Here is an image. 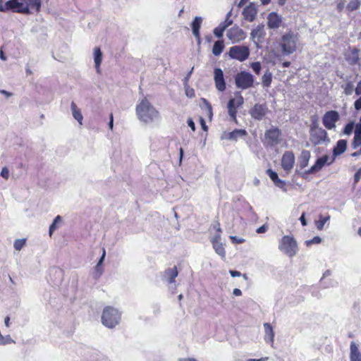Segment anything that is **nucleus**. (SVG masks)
<instances>
[{
    "label": "nucleus",
    "instance_id": "nucleus-1",
    "mask_svg": "<svg viewBox=\"0 0 361 361\" xmlns=\"http://www.w3.org/2000/svg\"><path fill=\"white\" fill-rule=\"evenodd\" d=\"M41 0H9L4 5L0 4V11L11 9L16 12L28 13L30 8H35L39 11Z\"/></svg>",
    "mask_w": 361,
    "mask_h": 361
},
{
    "label": "nucleus",
    "instance_id": "nucleus-2",
    "mask_svg": "<svg viewBox=\"0 0 361 361\" xmlns=\"http://www.w3.org/2000/svg\"><path fill=\"white\" fill-rule=\"evenodd\" d=\"M136 114L138 119L145 123H149L159 117V111L146 99H141L136 106Z\"/></svg>",
    "mask_w": 361,
    "mask_h": 361
},
{
    "label": "nucleus",
    "instance_id": "nucleus-3",
    "mask_svg": "<svg viewBox=\"0 0 361 361\" xmlns=\"http://www.w3.org/2000/svg\"><path fill=\"white\" fill-rule=\"evenodd\" d=\"M298 35L293 31L284 33L279 41V47L281 50V53L285 56L294 53L298 49Z\"/></svg>",
    "mask_w": 361,
    "mask_h": 361
},
{
    "label": "nucleus",
    "instance_id": "nucleus-4",
    "mask_svg": "<svg viewBox=\"0 0 361 361\" xmlns=\"http://www.w3.org/2000/svg\"><path fill=\"white\" fill-rule=\"evenodd\" d=\"M310 140L314 145H327L330 142L326 131L319 127L317 122H313L310 127Z\"/></svg>",
    "mask_w": 361,
    "mask_h": 361
},
{
    "label": "nucleus",
    "instance_id": "nucleus-5",
    "mask_svg": "<svg viewBox=\"0 0 361 361\" xmlns=\"http://www.w3.org/2000/svg\"><path fill=\"white\" fill-rule=\"evenodd\" d=\"M120 319L121 313L118 310L111 307L104 308L102 316V322L104 326L114 328L119 323Z\"/></svg>",
    "mask_w": 361,
    "mask_h": 361
},
{
    "label": "nucleus",
    "instance_id": "nucleus-6",
    "mask_svg": "<svg viewBox=\"0 0 361 361\" xmlns=\"http://www.w3.org/2000/svg\"><path fill=\"white\" fill-rule=\"evenodd\" d=\"M279 249L290 257L295 256L298 252V244L293 236H283L279 245Z\"/></svg>",
    "mask_w": 361,
    "mask_h": 361
},
{
    "label": "nucleus",
    "instance_id": "nucleus-7",
    "mask_svg": "<svg viewBox=\"0 0 361 361\" xmlns=\"http://www.w3.org/2000/svg\"><path fill=\"white\" fill-rule=\"evenodd\" d=\"M253 75L246 71H241L235 76V83L238 88L247 90L253 87L254 85Z\"/></svg>",
    "mask_w": 361,
    "mask_h": 361
},
{
    "label": "nucleus",
    "instance_id": "nucleus-8",
    "mask_svg": "<svg viewBox=\"0 0 361 361\" xmlns=\"http://www.w3.org/2000/svg\"><path fill=\"white\" fill-rule=\"evenodd\" d=\"M281 132L276 127H271L264 133V143L269 146L274 147L281 142Z\"/></svg>",
    "mask_w": 361,
    "mask_h": 361
},
{
    "label": "nucleus",
    "instance_id": "nucleus-9",
    "mask_svg": "<svg viewBox=\"0 0 361 361\" xmlns=\"http://www.w3.org/2000/svg\"><path fill=\"white\" fill-rule=\"evenodd\" d=\"M228 54L232 59L244 61L250 56V49L247 46L236 45L230 48Z\"/></svg>",
    "mask_w": 361,
    "mask_h": 361
},
{
    "label": "nucleus",
    "instance_id": "nucleus-10",
    "mask_svg": "<svg viewBox=\"0 0 361 361\" xmlns=\"http://www.w3.org/2000/svg\"><path fill=\"white\" fill-rule=\"evenodd\" d=\"M334 161V157L324 155L317 159L314 164L307 171V173L312 174L319 171L325 165H331Z\"/></svg>",
    "mask_w": 361,
    "mask_h": 361
},
{
    "label": "nucleus",
    "instance_id": "nucleus-11",
    "mask_svg": "<svg viewBox=\"0 0 361 361\" xmlns=\"http://www.w3.org/2000/svg\"><path fill=\"white\" fill-rule=\"evenodd\" d=\"M226 36L232 43H238L245 39L246 33L238 26H233L228 30Z\"/></svg>",
    "mask_w": 361,
    "mask_h": 361
},
{
    "label": "nucleus",
    "instance_id": "nucleus-12",
    "mask_svg": "<svg viewBox=\"0 0 361 361\" xmlns=\"http://www.w3.org/2000/svg\"><path fill=\"white\" fill-rule=\"evenodd\" d=\"M341 78L343 80V83L341 87L343 89V92L346 95H351L355 91L354 84L356 81V76L355 75H341Z\"/></svg>",
    "mask_w": 361,
    "mask_h": 361
},
{
    "label": "nucleus",
    "instance_id": "nucleus-13",
    "mask_svg": "<svg viewBox=\"0 0 361 361\" xmlns=\"http://www.w3.org/2000/svg\"><path fill=\"white\" fill-rule=\"evenodd\" d=\"M339 120V114L336 111H327L323 116V124L329 130L336 128V123Z\"/></svg>",
    "mask_w": 361,
    "mask_h": 361
},
{
    "label": "nucleus",
    "instance_id": "nucleus-14",
    "mask_svg": "<svg viewBox=\"0 0 361 361\" xmlns=\"http://www.w3.org/2000/svg\"><path fill=\"white\" fill-rule=\"evenodd\" d=\"M360 50L357 48H350L345 53V59L350 65H361Z\"/></svg>",
    "mask_w": 361,
    "mask_h": 361
},
{
    "label": "nucleus",
    "instance_id": "nucleus-15",
    "mask_svg": "<svg viewBox=\"0 0 361 361\" xmlns=\"http://www.w3.org/2000/svg\"><path fill=\"white\" fill-rule=\"evenodd\" d=\"M243 104V97L239 94L235 98L231 99L228 103V111L229 116L235 119L237 109Z\"/></svg>",
    "mask_w": 361,
    "mask_h": 361
},
{
    "label": "nucleus",
    "instance_id": "nucleus-16",
    "mask_svg": "<svg viewBox=\"0 0 361 361\" xmlns=\"http://www.w3.org/2000/svg\"><path fill=\"white\" fill-rule=\"evenodd\" d=\"M295 164V155L290 151L286 152L281 159V166L287 173H290Z\"/></svg>",
    "mask_w": 361,
    "mask_h": 361
},
{
    "label": "nucleus",
    "instance_id": "nucleus-17",
    "mask_svg": "<svg viewBox=\"0 0 361 361\" xmlns=\"http://www.w3.org/2000/svg\"><path fill=\"white\" fill-rule=\"evenodd\" d=\"M264 35V25L259 24L252 30L250 33V38L256 46L258 47V44L262 42Z\"/></svg>",
    "mask_w": 361,
    "mask_h": 361
},
{
    "label": "nucleus",
    "instance_id": "nucleus-18",
    "mask_svg": "<svg viewBox=\"0 0 361 361\" xmlns=\"http://www.w3.org/2000/svg\"><path fill=\"white\" fill-rule=\"evenodd\" d=\"M267 19L268 27L273 30L279 28L282 23V16L276 12L269 13Z\"/></svg>",
    "mask_w": 361,
    "mask_h": 361
},
{
    "label": "nucleus",
    "instance_id": "nucleus-19",
    "mask_svg": "<svg viewBox=\"0 0 361 361\" xmlns=\"http://www.w3.org/2000/svg\"><path fill=\"white\" fill-rule=\"evenodd\" d=\"M257 14V6L251 3L248 6H247L243 11V16L244 19L249 21L252 22L255 20Z\"/></svg>",
    "mask_w": 361,
    "mask_h": 361
},
{
    "label": "nucleus",
    "instance_id": "nucleus-20",
    "mask_svg": "<svg viewBox=\"0 0 361 361\" xmlns=\"http://www.w3.org/2000/svg\"><path fill=\"white\" fill-rule=\"evenodd\" d=\"M214 82L218 90L222 92L226 89V83L224 78V73L221 68H215L214 71Z\"/></svg>",
    "mask_w": 361,
    "mask_h": 361
},
{
    "label": "nucleus",
    "instance_id": "nucleus-21",
    "mask_svg": "<svg viewBox=\"0 0 361 361\" xmlns=\"http://www.w3.org/2000/svg\"><path fill=\"white\" fill-rule=\"evenodd\" d=\"M267 108L264 104H257L250 110V114L252 118L257 120H261L266 115Z\"/></svg>",
    "mask_w": 361,
    "mask_h": 361
},
{
    "label": "nucleus",
    "instance_id": "nucleus-22",
    "mask_svg": "<svg viewBox=\"0 0 361 361\" xmlns=\"http://www.w3.org/2000/svg\"><path fill=\"white\" fill-rule=\"evenodd\" d=\"M178 272L176 267L173 268H169L166 269L164 274V279L169 283H172L175 281V279L177 277Z\"/></svg>",
    "mask_w": 361,
    "mask_h": 361
},
{
    "label": "nucleus",
    "instance_id": "nucleus-23",
    "mask_svg": "<svg viewBox=\"0 0 361 361\" xmlns=\"http://www.w3.org/2000/svg\"><path fill=\"white\" fill-rule=\"evenodd\" d=\"M94 52V62L97 72L100 73V65L102 61V53L100 48L95 47L93 50Z\"/></svg>",
    "mask_w": 361,
    "mask_h": 361
},
{
    "label": "nucleus",
    "instance_id": "nucleus-24",
    "mask_svg": "<svg viewBox=\"0 0 361 361\" xmlns=\"http://www.w3.org/2000/svg\"><path fill=\"white\" fill-rule=\"evenodd\" d=\"M350 361H361V353L358 350L357 345L355 343L352 342L350 344Z\"/></svg>",
    "mask_w": 361,
    "mask_h": 361
},
{
    "label": "nucleus",
    "instance_id": "nucleus-25",
    "mask_svg": "<svg viewBox=\"0 0 361 361\" xmlns=\"http://www.w3.org/2000/svg\"><path fill=\"white\" fill-rule=\"evenodd\" d=\"M311 157L310 152L308 150H303L299 157V164L301 169L305 168L309 163Z\"/></svg>",
    "mask_w": 361,
    "mask_h": 361
},
{
    "label": "nucleus",
    "instance_id": "nucleus-26",
    "mask_svg": "<svg viewBox=\"0 0 361 361\" xmlns=\"http://www.w3.org/2000/svg\"><path fill=\"white\" fill-rule=\"evenodd\" d=\"M347 142L344 140H340L337 142L336 146L334 148V157H335L338 155L343 153L346 149Z\"/></svg>",
    "mask_w": 361,
    "mask_h": 361
},
{
    "label": "nucleus",
    "instance_id": "nucleus-27",
    "mask_svg": "<svg viewBox=\"0 0 361 361\" xmlns=\"http://www.w3.org/2000/svg\"><path fill=\"white\" fill-rule=\"evenodd\" d=\"M71 109L72 111L73 117L78 121L80 125L82 124L83 116L80 110L78 108L77 105L72 102L71 104Z\"/></svg>",
    "mask_w": 361,
    "mask_h": 361
},
{
    "label": "nucleus",
    "instance_id": "nucleus-28",
    "mask_svg": "<svg viewBox=\"0 0 361 361\" xmlns=\"http://www.w3.org/2000/svg\"><path fill=\"white\" fill-rule=\"evenodd\" d=\"M264 333L265 336L264 339L267 341L269 342H273L274 341V333L273 331V329L270 324L265 323L264 324Z\"/></svg>",
    "mask_w": 361,
    "mask_h": 361
},
{
    "label": "nucleus",
    "instance_id": "nucleus-29",
    "mask_svg": "<svg viewBox=\"0 0 361 361\" xmlns=\"http://www.w3.org/2000/svg\"><path fill=\"white\" fill-rule=\"evenodd\" d=\"M202 19L201 17L196 16L192 23V34L195 37H199L200 29L201 27Z\"/></svg>",
    "mask_w": 361,
    "mask_h": 361
},
{
    "label": "nucleus",
    "instance_id": "nucleus-30",
    "mask_svg": "<svg viewBox=\"0 0 361 361\" xmlns=\"http://www.w3.org/2000/svg\"><path fill=\"white\" fill-rule=\"evenodd\" d=\"M245 135H247V132L245 130L238 129L229 133L226 138L229 140H237L239 137H244Z\"/></svg>",
    "mask_w": 361,
    "mask_h": 361
},
{
    "label": "nucleus",
    "instance_id": "nucleus-31",
    "mask_svg": "<svg viewBox=\"0 0 361 361\" xmlns=\"http://www.w3.org/2000/svg\"><path fill=\"white\" fill-rule=\"evenodd\" d=\"M224 49V44L222 40H219L214 42L212 48V54L217 56H219Z\"/></svg>",
    "mask_w": 361,
    "mask_h": 361
},
{
    "label": "nucleus",
    "instance_id": "nucleus-32",
    "mask_svg": "<svg viewBox=\"0 0 361 361\" xmlns=\"http://www.w3.org/2000/svg\"><path fill=\"white\" fill-rule=\"evenodd\" d=\"M213 245V248L219 256H221L222 258L225 257L226 252L225 249L224 247V244L219 241V242H214L212 243Z\"/></svg>",
    "mask_w": 361,
    "mask_h": 361
},
{
    "label": "nucleus",
    "instance_id": "nucleus-33",
    "mask_svg": "<svg viewBox=\"0 0 361 361\" xmlns=\"http://www.w3.org/2000/svg\"><path fill=\"white\" fill-rule=\"evenodd\" d=\"M272 81V73L267 70L262 77V85L264 87H269L271 85Z\"/></svg>",
    "mask_w": 361,
    "mask_h": 361
},
{
    "label": "nucleus",
    "instance_id": "nucleus-34",
    "mask_svg": "<svg viewBox=\"0 0 361 361\" xmlns=\"http://www.w3.org/2000/svg\"><path fill=\"white\" fill-rule=\"evenodd\" d=\"M267 173L276 185L280 186L283 184V181L279 178L278 175L275 171L271 169H268L267 171Z\"/></svg>",
    "mask_w": 361,
    "mask_h": 361
},
{
    "label": "nucleus",
    "instance_id": "nucleus-35",
    "mask_svg": "<svg viewBox=\"0 0 361 361\" xmlns=\"http://www.w3.org/2000/svg\"><path fill=\"white\" fill-rule=\"evenodd\" d=\"M361 5L360 0H350L348 4L346 6V10L348 11H353L357 10Z\"/></svg>",
    "mask_w": 361,
    "mask_h": 361
},
{
    "label": "nucleus",
    "instance_id": "nucleus-36",
    "mask_svg": "<svg viewBox=\"0 0 361 361\" xmlns=\"http://www.w3.org/2000/svg\"><path fill=\"white\" fill-rule=\"evenodd\" d=\"M361 145V132L360 130L355 129V135L353 141V147L356 149Z\"/></svg>",
    "mask_w": 361,
    "mask_h": 361
},
{
    "label": "nucleus",
    "instance_id": "nucleus-37",
    "mask_svg": "<svg viewBox=\"0 0 361 361\" xmlns=\"http://www.w3.org/2000/svg\"><path fill=\"white\" fill-rule=\"evenodd\" d=\"M61 222V217L60 216H56L54 219L53 223L51 224L49 227V235L51 236L53 232L57 229L58 224Z\"/></svg>",
    "mask_w": 361,
    "mask_h": 361
},
{
    "label": "nucleus",
    "instance_id": "nucleus-38",
    "mask_svg": "<svg viewBox=\"0 0 361 361\" xmlns=\"http://www.w3.org/2000/svg\"><path fill=\"white\" fill-rule=\"evenodd\" d=\"M14 343L15 341L10 337V336H4L0 334V345H6Z\"/></svg>",
    "mask_w": 361,
    "mask_h": 361
},
{
    "label": "nucleus",
    "instance_id": "nucleus-39",
    "mask_svg": "<svg viewBox=\"0 0 361 361\" xmlns=\"http://www.w3.org/2000/svg\"><path fill=\"white\" fill-rule=\"evenodd\" d=\"M330 219V216H328L326 217H320L319 220L316 223L317 228L319 230H322L324 228V224L329 219Z\"/></svg>",
    "mask_w": 361,
    "mask_h": 361
},
{
    "label": "nucleus",
    "instance_id": "nucleus-40",
    "mask_svg": "<svg viewBox=\"0 0 361 361\" xmlns=\"http://www.w3.org/2000/svg\"><path fill=\"white\" fill-rule=\"evenodd\" d=\"M25 244V239H16L14 242L13 246L16 250H20Z\"/></svg>",
    "mask_w": 361,
    "mask_h": 361
},
{
    "label": "nucleus",
    "instance_id": "nucleus-41",
    "mask_svg": "<svg viewBox=\"0 0 361 361\" xmlns=\"http://www.w3.org/2000/svg\"><path fill=\"white\" fill-rule=\"evenodd\" d=\"M354 128H355V126L353 122H350V123H348L344 128L343 133L345 135H350L352 133Z\"/></svg>",
    "mask_w": 361,
    "mask_h": 361
},
{
    "label": "nucleus",
    "instance_id": "nucleus-42",
    "mask_svg": "<svg viewBox=\"0 0 361 361\" xmlns=\"http://www.w3.org/2000/svg\"><path fill=\"white\" fill-rule=\"evenodd\" d=\"M185 93L188 97L192 98L195 97V90L190 87L188 84H185Z\"/></svg>",
    "mask_w": 361,
    "mask_h": 361
},
{
    "label": "nucleus",
    "instance_id": "nucleus-43",
    "mask_svg": "<svg viewBox=\"0 0 361 361\" xmlns=\"http://www.w3.org/2000/svg\"><path fill=\"white\" fill-rule=\"evenodd\" d=\"M250 66L256 74H259L261 71V63L259 62H253L251 63Z\"/></svg>",
    "mask_w": 361,
    "mask_h": 361
},
{
    "label": "nucleus",
    "instance_id": "nucleus-44",
    "mask_svg": "<svg viewBox=\"0 0 361 361\" xmlns=\"http://www.w3.org/2000/svg\"><path fill=\"white\" fill-rule=\"evenodd\" d=\"M322 241V238L319 236H315L312 239L310 240H307L306 241V245L307 246H310L312 244H319Z\"/></svg>",
    "mask_w": 361,
    "mask_h": 361
},
{
    "label": "nucleus",
    "instance_id": "nucleus-45",
    "mask_svg": "<svg viewBox=\"0 0 361 361\" xmlns=\"http://www.w3.org/2000/svg\"><path fill=\"white\" fill-rule=\"evenodd\" d=\"M0 175L5 180H8V177H9V171H8V168L6 166L3 167Z\"/></svg>",
    "mask_w": 361,
    "mask_h": 361
},
{
    "label": "nucleus",
    "instance_id": "nucleus-46",
    "mask_svg": "<svg viewBox=\"0 0 361 361\" xmlns=\"http://www.w3.org/2000/svg\"><path fill=\"white\" fill-rule=\"evenodd\" d=\"M224 30L220 27L218 26L214 30V34L216 37H221L223 36Z\"/></svg>",
    "mask_w": 361,
    "mask_h": 361
},
{
    "label": "nucleus",
    "instance_id": "nucleus-47",
    "mask_svg": "<svg viewBox=\"0 0 361 361\" xmlns=\"http://www.w3.org/2000/svg\"><path fill=\"white\" fill-rule=\"evenodd\" d=\"M230 239L231 240L233 243L240 244L243 243L245 240L242 238H238L237 236L231 235L230 236Z\"/></svg>",
    "mask_w": 361,
    "mask_h": 361
},
{
    "label": "nucleus",
    "instance_id": "nucleus-48",
    "mask_svg": "<svg viewBox=\"0 0 361 361\" xmlns=\"http://www.w3.org/2000/svg\"><path fill=\"white\" fill-rule=\"evenodd\" d=\"M345 6V0H340L337 4L336 8L338 12H341Z\"/></svg>",
    "mask_w": 361,
    "mask_h": 361
},
{
    "label": "nucleus",
    "instance_id": "nucleus-49",
    "mask_svg": "<svg viewBox=\"0 0 361 361\" xmlns=\"http://www.w3.org/2000/svg\"><path fill=\"white\" fill-rule=\"evenodd\" d=\"M221 232H215L214 235L211 238V243L219 242L221 240Z\"/></svg>",
    "mask_w": 361,
    "mask_h": 361
},
{
    "label": "nucleus",
    "instance_id": "nucleus-50",
    "mask_svg": "<svg viewBox=\"0 0 361 361\" xmlns=\"http://www.w3.org/2000/svg\"><path fill=\"white\" fill-rule=\"evenodd\" d=\"M361 179V168H360L354 176V184H356Z\"/></svg>",
    "mask_w": 361,
    "mask_h": 361
},
{
    "label": "nucleus",
    "instance_id": "nucleus-51",
    "mask_svg": "<svg viewBox=\"0 0 361 361\" xmlns=\"http://www.w3.org/2000/svg\"><path fill=\"white\" fill-rule=\"evenodd\" d=\"M212 228L213 230H214L216 232H222L221 231V226H220V224L219 222H216L214 223L212 226Z\"/></svg>",
    "mask_w": 361,
    "mask_h": 361
},
{
    "label": "nucleus",
    "instance_id": "nucleus-52",
    "mask_svg": "<svg viewBox=\"0 0 361 361\" xmlns=\"http://www.w3.org/2000/svg\"><path fill=\"white\" fill-rule=\"evenodd\" d=\"M103 272L102 268L101 266H99L97 264L95 267V273L97 277L100 276Z\"/></svg>",
    "mask_w": 361,
    "mask_h": 361
},
{
    "label": "nucleus",
    "instance_id": "nucleus-53",
    "mask_svg": "<svg viewBox=\"0 0 361 361\" xmlns=\"http://www.w3.org/2000/svg\"><path fill=\"white\" fill-rule=\"evenodd\" d=\"M354 106L357 110L361 109V97L355 102Z\"/></svg>",
    "mask_w": 361,
    "mask_h": 361
},
{
    "label": "nucleus",
    "instance_id": "nucleus-54",
    "mask_svg": "<svg viewBox=\"0 0 361 361\" xmlns=\"http://www.w3.org/2000/svg\"><path fill=\"white\" fill-rule=\"evenodd\" d=\"M267 226L265 225H263L257 229V233H265L267 231Z\"/></svg>",
    "mask_w": 361,
    "mask_h": 361
},
{
    "label": "nucleus",
    "instance_id": "nucleus-55",
    "mask_svg": "<svg viewBox=\"0 0 361 361\" xmlns=\"http://www.w3.org/2000/svg\"><path fill=\"white\" fill-rule=\"evenodd\" d=\"M188 126L192 129V131L195 130V123L193 122V121L191 118H189L188 120Z\"/></svg>",
    "mask_w": 361,
    "mask_h": 361
},
{
    "label": "nucleus",
    "instance_id": "nucleus-56",
    "mask_svg": "<svg viewBox=\"0 0 361 361\" xmlns=\"http://www.w3.org/2000/svg\"><path fill=\"white\" fill-rule=\"evenodd\" d=\"M355 92L357 95L361 94V80L357 83V87L355 89Z\"/></svg>",
    "mask_w": 361,
    "mask_h": 361
},
{
    "label": "nucleus",
    "instance_id": "nucleus-57",
    "mask_svg": "<svg viewBox=\"0 0 361 361\" xmlns=\"http://www.w3.org/2000/svg\"><path fill=\"white\" fill-rule=\"evenodd\" d=\"M105 255H106V251L104 249H103V252H102V255L99 259V261L98 262V264L99 266H101L102 264L103 263L104 260V258H105Z\"/></svg>",
    "mask_w": 361,
    "mask_h": 361
},
{
    "label": "nucleus",
    "instance_id": "nucleus-58",
    "mask_svg": "<svg viewBox=\"0 0 361 361\" xmlns=\"http://www.w3.org/2000/svg\"><path fill=\"white\" fill-rule=\"evenodd\" d=\"M233 293L235 296H240L242 295V291L239 288H234Z\"/></svg>",
    "mask_w": 361,
    "mask_h": 361
},
{
    "label": "nucleus",
    "instance_id": "nucleus-59",
    "mask_svg": "<svg viewBox=\"0 0 361 361\" xmlns=\"http://www.w3.org/2000/svg\"><path fill=\"white\" fill-rule=\"evenodd\" d=\"M109 128L111 130H113V128H114V118H113V114H111L110 115V121H109Z\"/></svg>",
    "mask_w": 361,
    "mask_h": 361
},
{
    "label": "nucleus",
    "instance_id": "nucleus-60",
    "mask_svg": "<svg viewBox=\"0 0 361 361\" xmlns=\"http://www.w3.org/2000/svg\"><path fill=\"white\" fill-rule=\"evenodd\" d=\"M268 360H269V357H262L259 359H248L246 361H267Z\"/></svg>",
    "mask_w": 361,
    "mask_h": 361
},
{
    "label": "nucleus",
    "instance_id": "nucleus-61",
    "mask_svg": "<svg viewBox=\"0 0 361 361\" xmlns=\"http://www.w3.org/2000/svg\"><path fill=\"white\" fill-rule=\"evenodd\" d=\"M300 220L301 221V224H302V226H306L307 225V221L305 220V213H303L301 216L300 217Z\"/></svg>",
    "mask_w": 361,
    "mask_h": 361
},
{
    "label": "nucleus",
    "instance_id": "nucleus-62",
    "mask_svg": "<svg viewBox=\"0 0 361 361\" xmlns=\"http://www.w3.org/2000/svg\"><path fill=\"white\" fill-rule=\"evenodd\" d=\"M230 274H231V276H233V277L240 276V272H239L238 271H232V270H231L230 271Z\"/></svg>",
    "mask_w": 361,
    "mask_h": 361
},
{
    "label": "nucleus",
    "instance_id": "nucleus-63",
    "mask_svg": "<svg viewBox=\"0 0 361 361\" xmlns=\"http://www.w3.org/2000/svg\"><path fill=\"white\" fill-rule=\"evenodd\" d=\"M0 93L4 94V95H5L7 97H9L12 96V93L8 92L4 90H0Z\"/></svg>",
    "mask_w": 361,
    "mask_h": 361
},
{
    "label": "nucleus",
    "instance_id": "nucleus-64",
    "mask_svg": "<svg viewBox=\"0 0 361 361\" xmlns=\"http://www.w3.org/2000/svg\"><path fill=\"white\" fill-rule=\"evenodd\" d=\"M355 129L360 130L361 132V116H360V121L355 125Z\"/></svg>",
    "mask_w": 361,
    "mask_h": 361
}]
</instances>
